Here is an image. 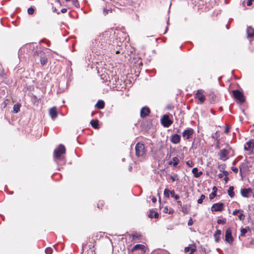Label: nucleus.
Instances as JSON below:
<instances>
[{
    "mask_svg": "<svg viewBox=\"0 0 254 254\" xmlns=\"http://www.w3.org/2000/svg\"><path fill=\"white\" fill-rule=\"evenodd\" d=\"M240 212H243V210H241V209H236L233 212V215H237L238 213Z\"/></svg>",
    "mask_w": 254,
    "mask_h": 254,
    "instance_id": "4c0bfd02",
    "label": "nucleus"
},
{
    "mask_svg": "<svg viewBox=\"0 0 254 254\" xmlns=\"http://www.w3.org/2000/svg\"><path fill=\"white\" fill-rule=\"evenodd\" d=\"M1 74V71H0V74Z\"/></svg>",
    "mask_w": 254,
    "mask_h": 254,
    "instance_id": "69168bd1",
    "label": "nucleus"
},
{
    "mask_svg": "<svg viewBox=\"0 0 254 254\" xmlns=\"http://www.w3.org/2000/svg\"><path fill=\"white\" fill-rule=\"evenodd\" d=\"M20 104H15L13 106V112L15 113H18L20 111Z\"/></svg>",
    "mask_w": 254,
    "mask_h": 254,
    "instance_id": "a878e982",
    "label": "nucleus"
},
{
    "mask_svg": "<svg viewBox=\"0 0 254 254\" xmlns=\"http://www.w3.org/2000/svg\"><path fill=\"white\" fill-rule=\"evenodd\" d=\"M186 164H187V165L188 166H189V167H192L193 163H192V162L191 161H190H190H188V162H187Z\"/></svg>",
    "mask_w": 254,
    "mask_h": 254,
    "instance_id": "79ce46f5",
    "label": "nucleus"
},
{
    "mask_svg": "<svg viewBox=\"0 0 254 254\" xmlns=\"http://www.w3.org/2000/svg\"><path fill=\"white\" fill-rule=\"evenodd\" d=\"M171 190H170L167 189H165L164 191V195L167 197H169L170 194H171Z\"/></svg>",
    "mask_w": 254,
    "mask_h": 254,
    "instance_id": "c85d7f7f",
    "label": "nucleus"
},
{
    "mask_svg": "<svg viewBox=\"0 0 254 254\" xmlns=\"http://www.w3.org/2000/svg\"><path fill=\"white\" fill-rule=\"evenodd\" d=\"M254 140L251 139L247 142L244 145V149L247 151H249V155H252L254 154Z\"/></svg>",
    "mask_w": 254,
    "mask_h": 254,
    "instance_id": "423d86ee",
    "label": "nucleus"
},
{
    "mask_svg": "<svg viewBox=\"0 0 254 254\" xmlns=\"http://www.w3.org/2000/svg\"><path fill=\"white\" fill-rule=\"evenodd\" d=\"M66 11H67L66 8H63L62 9H61V12L62 13H65Z\"/></svg>",
    "mask_w": 254,
    "mask_h": 254,
    "instance_id": "3c124183",
    "label": "nucleus"
},
{
    "mask_svg": "<svg viewBox=\"0 0 254 254\" xmlns=\"http://www.w3.org/2000/svg\"><path fill=\"white\" fill-rule=\"evenodd\" d=\"M248 168V161L246 159L245 162L242 163L239 166L240 174L242 175V171H245Z\"/></svg>",
    "mask_w": 254,
    "mask_h": 254,
    "instance_id": "dca6fc26",
    "label": "nucleus"
},
{
    "mask_svg": "<svg viewBox=\"0 0 254 254\" xmlns=\"http://www.w3.org/2000/svg\"><path fill=\"white\" fill-rule=\"evenodd\" d=\"M253 0H248L247 2V5L250 6L252 4V1Z\"/></svg>",
    "mask_w": 254,
    "mask_h": 254,
    "instance_id": "49530a36",
    "label": "nucleus"
},
{
    "mask_svg": "<svg viewBox=\"0 0 254 254\" xmlns=\"http://www.w3.org/2000/svg\"><path fill=\"white\" fill-rule=\"evenodd\" d=\"M119 53V52L118 51H117L116 52V54H118Z\"/></svg>",
    "mask_w": 254,
    "mask_h": 254,
    "instance_id": "052dcab7",
    "label": "nucleus"
},
{
    "mask_svg": "<svg viewBox=\"0 0 254 254\" xmlns=\"http://www.w3.org/2000/svg\"><path fill=\"white\" fill-rule=\"evenodd\" d=\"M247 33L248 37H254V29L251 27L247 28Z\"/></svg>",
    "mask_w": 254,
    "mask_h": 254,
    "instance_id": "6ab92c4d",
    "label": "nucleus"
},
{
    "mask_svg": "<svg viewBox=\"0 0 254 254\" xmlns=\"http://www.w3.org/2000/svg\"><path fill=\"white\" fill-rule=\"evenodd\" d=\"M45 253L47 254H52L53 253V250L50 247L47 248L45 250Z\"/></svg>",
    "mask_w": 254,
    "mask_h": 254,
    "instance_id": "473e14b6",
    "label": "nucleus"
},
{
    "mask_svg": "<svg viewBox=\"0 0 254 254\" xmlns=\"http://www.w3.org/2000/svg\"><path fill=\"white\" fill-rule=\"evenodd\" d=\"M234 187L233 186L230 187L228 190V193L229 196L231 198L233 197L235 195V193L234 191Z\"/></svg>",
    "mask_w": 254,
    "mask_h": 254,
    "instance_id": "b1692460",
    "label": "nucleus"
},
{
    "mask_svg": "<svg viewBox=\"0 0 254 254\" xmlns=\"http://www.w3.org/2000/svg\"><path fill=\"white\" fill-rule=\"evenodd\" d=\"M65 148L64 145L60 144L59 147L56 149L54 152V157L55 160H60L61 159L62 154L65 153Z\"/></svg>",
    "mask_w": 254,
    "mask_h": 254,
    "instance_id": "7ed1b4c3",
    "label": "nucleus"
},
{
    "mask_svg": "<svg viewBox=\"0 0 254 254\" xmlns=\"http://www.w3.org/2000/svg\"><path fill=\"white\" fill-rule=\"evenodd\" d=\"M135 154L137 157H142L145 153V147L143 143L138 142L135 147Z\"/></svg>",
    "mask_w": 254,
    "mask_h": 254,
    "instance_id": "20e7f679",
    "label": "nucleus"
},
{
    "mask_svg": "<svg viewBox=\"0 0 254 254\" xmlns=\"http://www.w3.org/2000/svg\"><path fill=\"white\" fill-rule=\"evenodd\" d=\"M190 247H185V250H184V251H185V252L186 253H187V252H189V251L190 250Z\"/></svg>",
    "mask_w": 254,
    "mask_h": 254,
    "instance_id": "de8ad7c7",
    "label": "nucleus"
},
{
    "mask_svg": "<svg viewBox=\"0 0 254 254\" xmlns=\"http://www.w3.org/2000/svg\"><path fill=\"white\" fill-rule=\"evenodd\" d=\"M132 169V167H129V169L131 170Z\"/></svg>",
    "mask_w": 254,
    "mask_h": 254,
    "instance_id": "e2e57ef3",
    "label": "nucleus"
},
{
    "mask_svg": "<svg viewBox=\"0 0 254 254\" xmlns=\"http://www.w3.org/2000/svg\"><path fill=\"white\" fill-rule=\"evenodd\" d=\"M2 93H3V95L5 94V91L4 90H3L2 91H1Z\"/></svg>",
    "mask_w": 254,
    "mask_h": 254,
    "instance_id": "13d9d810",
    "label": "nucleus"
},
{
    "mask_svg": "<svg viewBox=\"0 0 254 254\" xmlns=\"http://www.w3.org/2000/svg\"><path fill=\"white\" fill-rule=\"evenodd\" d=\"M233 94L234 98L238 100L241 103H243L245 101V98L243 93L239 90H233Z\"/></svg>",
    "mask_w": 254,
    "mask_h": 254,
    "instance_id": "0eeeda50",
    "label": "nucleus"
},
{
    "mask_svg": "<svg viewBox=\"0 0 254 254\" xmlns=\"http://www.w3.org/2000/svg\"><path fill=\"white\" fill-rule=\"evenodd\" d=\"M105 103L103 100H99L96 104V107L98 109H102L104 108Z\"/></svg>",
    "mask_w": 254,
    "mask_h": 254,
    "instance_id": "5701e85b",
    "label": "nucleus"
},
{
    "mask_svg": "<svg viewBox=\"0 0 254 254\" xmlns=\"http://www.w3.org/2000/svg\"><path fill=\"white\" fill-rule=\"evenodd\" d=\"M224 208V203L222 202L214 203L211 207L212 211H221Z\"/></svg>",
    "mask_w": 254,
    "mask_h": 254,
    "instance_id": "9d476101",
    "label": "nucleus"
},
{
    "mask_svg": "<svg viewBox=\"0 0 254 254\" xmlns=\"http://www.w3.org/2000/svg\"><path fill=\"white\" fill-rule=\"evenodd\" d=\"M168 164L171 165H173V163L172 161H170L168 162Z\"/></svg>",
    "mask_w": 254,
    "mask_h": 254,
    "instance_id": "6e6d98bb",
    "label": "nucleus"
},
{
    "mask_svg": "<svg viewBox=\"0 0 254 254\" xmlns=\"http://www.w3.org/2000/svg\"><path fill=\"white\" fill-rule=\"evenodd\" d=\"M163 211L165 213L172 214L174 212V210L171 208L169 209L167 206H166L164 208Z\"/></svg>",
    "mask_w": 254,
    "mask_h": 254,
    "instance_id": "393cba45",
    "label": "nucleus"
},
{
    "mask_svg": "<svg viewBox=\"0 0 254 254\" xmlns=\"http://www.w3.org/2000/svg\"><path fill=\"white\" fill-rule=\"evenodd\" d=\"M238 218H239V219L240 221H243V220L245 219V215H244L243 213H241L238 215Z\"/></svg>",
    "mask_w": 254,
    "mask_h": 254,
    "instance_id": "72a5a7b5",
    "label": "nucleus"
},
{
    "mask_svg": "<svg viewBox=\"0 0 254 254\" xmlns=\"http://www.w3.org/2000/svg\"><path fill=\"white\" fill-rule=\"evenodd\" d=\"M204 198L205 195L204 194H201L200 197L197 200V203L199 204H201Z\"/></svg>",
    "mask_w": 254,
    "mask_h": 254,
    "instance_id": "7c9ffc66",
    "label": "nucleus"
},
{
    "mask_svg": "<svg viewBox=\"0 0 254 254\" xmlns=\"http://www.w3.org/2000/svg\"><path fill=\"white\" fill-rule=\"evenodd\" d=\"M178 203L179 204H181V201H178Z\"/></svg>",
    "mask_w": 254,
    "mask_h": 254,
    "instance_id": "bf43d9fd",
    "label": "nucleus"
},
{
    "mask_svg": "<svg viewBox=\"0 0 254 254\" xmlns=\"http://www.w3.org/2000/svg\"><path fill=\"white\" fill-rule=\"evenodd\" d=\"M192 173L193 174V176L195 178H198L202 174V172H198V169L197 168H193Z\"/></svg>",
    "mask_w": 254,
    "mask_h": 254,
    "instance_id": "aec40b11",
    "label": "nucleus"
},
{
    "mask_svg": "<svg viewBox=\"0 0 254 254\" xmlns=\"http://www.w3.org/2000/svg\"><path fill=\"white\" fill-rule=\"evenodd\" d=\"M216 195V192L215 191H214L209 194V198L212 199Z\"/></svg>",
    "mask_w": 254,
    "mask_h": 254,
    "instance_id": "e433bc0d",
    "label": "nucleus"
},
{
    "mask_svg": "<svg viewBox=\"0 0 254 254\" xmlns=\"http://www.w3.org/2000/svg\"><path fill=\"white\" fill-rule=\"evenodd\" d=\"M111 9H107L106 8H104V10H103V13L105 15H107L108 13H109V11H111Z\"/></svg>",
    "mask_w": 254,
    "mask_h": 254,
    "instance_id": "58836bf2",
    "label": "nucleus"
},
{
    "mask_svg": "<svg viewBox=\"0 0 254 254\" xmlns=\"http://www.w3.org/2000/svg\"><path fill=\"white\" fill-rule=\"evenodd\" d=\"M112 31H107L98 35L91 46L93 52L97 55L104 54L109 48L111 42Z\"/></svg>",
    "mask_w": 254,
    "mask_h": 254,
    "instance_id": "f257e3e1",
    "label": "nucleus"
},
{
    "mask_svg": "<svg viewBox=\"0 0 254 254\" xmlns=\"http://www.w3.org/2000/svg\"><path fill=\"white\" fill-rule=\"evenodd\" d=\"M172 123L173 122L169 119V116L167 115H164L161 119V124L166 127H170Z\"/></svg>",
    "mask_w": 254,
    "mask_h": 254,
    "instance_id": "1a4fd4ad",
    "label": "nucleus"
},
{
    "mask_svg": "<svg viewBox=\"0 0 254 254\" xmlns=\"http://www.w3.org/2000/svg\"><path fill=\"white\" fill-rule=\"evenodd\" d=\"M146 248L144 245L141 244H136L132 248V251L136 250H140L142 252H145Z\"/></svg>",
    "mask_w": 254,
    "mask_h": 254,
    "instance_id": "a211bd4d",
    "label": "nucleus"
},
{
    "mask_svg": "<svg viewBox=\"0 0 254 254\" xmlns=\"http://www.w3.org/2000/svg\"><path fill=\"white\" fill-rule=\"evenodd\" d=\"M150 113V110L147 107H143L140 111V117L144 118L148 116Z\"/></svg>",
    "mask_w": 254,
    "mask_h": 254,
    "instance_id": "f8f14e48",
    "label": "nucleus"
},
{
    "mask_svg": "<svg viewBox=\"0 0 254 254\" xmlns=\"http://www.w3.org/2000/svg\"><path fill=\"white\" fill-rule=\"evenodd\" d=\"M33 54L40 59V63L42 65H45L47 63V58L45 53L41 50L40 47L36 46L33 50Z\"/></svg>",
    "mask_w": 254,
    "mask_h": 254,
    "instance_id": "f03ea898",
    "label": "nucleus"
},
{
    "mask_svg": "<svg viewBox=\"0 0 254 254\" xmlns=\"http://www.w3.org/2000/svg\"><path fill=\"white\" fill-rule=\"evenodd\" d=\"M152 201L153 203H155L157 201V199L155 197H153L152 198Z\"/></svg>",
    "mask_w": 254,
    "mask_h": 254,
    "instance_id": "8fccbe9b",
    "label": "nucleus"
},
{
    "mask_svg": "<svg viewBox=\"0 0 254 254\" xmlns=\"http://www.w3.org/2000/svg\"><path fill=\"white\" fill-rule=\"evenodd\" d=\"M190 250V254H193L194 252H195V251H196V249H195V247H194V248H191Z\"/></svg>",
    "mask_w": 254,
    "mask_h": 254,
    "instance_id": "a19ab883",
    "label": "nucleus"
},
{
    "mask_svg": "<svg viewBox=\"0 0 254 254\" xmlns=\"http://www.w3.org/2000/svg\"><path fill=\"white\" fill-rule=\"evenodd\" d=\"M192 224H193V221H192V220L191 218H190V219L189 220V221H188V226H191V225H192Z\"/></svg>",
    "mask_w": 254,
    "mask_h": 254,
    "instance_id": "37998d69",
    "label": "nucleus"
},
{
    "mask_svg": "<svg viewBox=\"0 0 254 254\" xmlns=\"http://www.w3.org/2000/svg\"><path fill=\"white\" fill-rule=\"evenodd\" d=\"M158 217H159V214L157 212L154 211L153 217H154L155 218H158Z\"/></svg>",
    "mask_w": 254,
    "mask_h": 254,
    "instance_id": "a18cd8bd",
    "label": "nucleus"
},
{
    "mask_svg": "<svg viewBox=\"0 0 254 254\" xmlns=\"http://www.w3.org/2000/svg\"><path fill=\"white\" fill-rule=\"evenodd\" d=\"M27 12L29 14H32L34 13V9L32 7H29L28 10H27Z\"/></svg>",
    "mask_w": 254,
    "mask_h": 254,
    "instance_id": "c9c22d12",
    "label": "nucleus"
},
{
    "mask_svg": "<svg viewBox=\"0 0 254 254\" xmlns=\"http://www.w3.org/2000/svg\"><path fill=\"white\" fill-rule=\"evenodd\" d=\"M176 176H171V180H172L173 182H174L176 180Z\"/></svg>",
    "mask_w": 254,
    "mask_h": 254,
    "instance_id": "603ef678",
    "label": "nucleus"
},
{
    "mask_svg": "<svg viewBox=\"0 0 254 254\" xmlns=\"http://www.w3.org/2000/svg\"><path fill=\"white\" fill-rule=\"evenodd\" d=\"M230 149H222L220 151L219 156L220 159L222 160H227V158H226V156L229 154V151Z\"/></svg>",
    "mask_w": 254,
    "mask_h": 254,
    "instance_id": "ddd939ff",
    "label": "nucleus"
},
{
    "mask_svg": "<svg viewBox=\"0 0 254 254\" xmlns=\"http://www.w3.org/2000/svg\"><path fill=\"white\" fill-rule=\"evenodd\" d=\"M171 195L174 197L175 200H178L180 198V196L178 194H176L174 190H171Z\"/></svg>",
    "mask_w": 254,
    "mask_h": 254,
    "instance_id": "cd10ccee",
    "label": "nucleus"
},
{
    "mask_svg": "<svg viewBox=\"0 0 254 254\" xmlns=\"http://www.w3.org/2000/svg\"><path fill=\"white\" fill-rule=\"evenodd\" d=\"M252 192V190L251 188L242 189L241 190V194L244 197L248 198L250 196V194Z\"/></svg>",
    "mask_w": 254,
    "mask_h": 254,
    "instance_id": "4468645a",
    "label": "nucleus"
},
{
    "mask_svg": "<svg viewBox=\"0 0 254 254\" xmlns=\"http://www.w3.org/2000/svg\"><path fill=\"white\" fill-rule=\"evenodd\" d=\"M221 231L218 229H217L214 234V237L215 238V241L216 242H218L219 241V236L221 235Z\"/></svg>",
    "mask_w": 254,
    "mask_h": 254,
    "instance_id": "412c9836",
    "label": "nucleus"
},
{
    "mask_svg": "<svg viewBox=\"0 0 254 254\" xmlns=\"http://www.w3.org/2000/svg\"><path fill=\"white\" fill-rule=\"evenodd\" d=\"M240 232H241V234H240L241 236L244 237L245 236V234L248 232V231L246 228H242L241 229Z\"/></svg>",
    "mask_w": 254,
    "mask_h": 254,
    "instance_id": "c756f323",
    "label": "nucleus"
},
{
    "mask_svg": "<svg viewBox=\"0 0 254 254\" xmlns=\"http://www.w3.org/2000/svg\"><path fill=\"white\" fill-rule=\"evenodd\" d=\"M195 97L197 98L201 103L204 102L205 97L203 95V91L202 90H198L195 93Z\"/></svg>",
    "mask_w": 254,
    "mask_h": 254,
    "instance_id": "9b49d317",
    "label": "nucleus"
},
{
    "mask_svg": "<svg viewBox=\"0 0 254 254\" xmlns=\"http://www.w3.org/2000/svg\"><path fill=\"white\" fill-rule=\"evenodd\" d=\"M225 241L229 243L230 245L233 244L234 238L232 235V230L230 228H228L226 230L225 235Z\"/></svg>",
    "mask_w": 254,
    "mask_h": 254,
    "instance_id": "39448f33",
    "label": "nucleus"
},
{
    "mask_svg": "<svg viewBox=\"0 0 254 254\" xmlns=\"http://www.w3.org/2000/svg\"><path fill=\"white\" fill-rule=\"evenodd\" d=\"M233 164L235 165V162H233Z\"/></svg>",
    "mask_w": 254,
    "mask_h": 254,
    "instance_id": "0e129e2a",
    "label": "nucleus"
},
{
    "mask_svg": "<svg viewBox=\"0 0 254 254\" xmlns=\"http://www.w3.org/2000/svg\"><path fill=\"white\" fill-rule=\"evenodd\" d=\"M229 131V127L228 126H226L225 129V133H227Z\"/></svg>",
    "mask_w": 254,
    "mask_h": 254,
    "instance_id": "c03bdc74",
    "label": "nucleus"
},
{
    "mask_svg": "<svg viewBox=\"0 0 254 254\" xmlns=\"http://www.w3.org/2000/svg\"><path fill=\"white\" fill-rule=\"evenodd\" d=\"M223 174H218V177H219V178H223Z\"/></svg>",
    "mask_w": 254,
    "mask_h": 254,
    "instance_id": "864d4df0",
    "label": "nucleus"
},
{
    "mask_svg": "<svg viewBox=\"0 0 254 254\" xmlns=\"http://www.w3.org/2000/svg\"><path fill=\"white\" fill-rule=\"evenodd\" d=\"M172 162L173 163V166L176 167H177V166L178 165V164L179 163V160L177 157H175L173 158Z\"/></svg>",
    "mask_w": 254,
    "mask_h": 254,
    "instance_id": "bb28decb",
    "label": "nucleus"
},
{
    "mask_svg": "<svg viewBox=\"0 0 254 254\" xmlns=\"http://www.w3.org/2000/svg\"><path fill=\"white\" fill-rule=\"evenodd\" d=\"M90 124L91 126L97 129L99 127V121L97 120H92L90 122Z\"/></svg>",
    "mask_w": 254,
    "mask_h": 254,
    "instance_id": "4be33fe9",
    "label": "nucleus"
},
{
    "mask_svg": "<svg viewBox=\"0 0 254 254\" xmlns=\"http://www.w3.org/2000/svg\"><path fill=\"white\" fill-rule=\"evenodd\" d=\"M215 190H217V188H216V187H213V190H214V191H215Z\"/></svg>",
    "mask_w": 254,
    "mask_h": 254,
    "instance_id": "4d7b16f0",
    "label": "nucleus"
},
{
    "mask_svg": "<svg viewBox=\"0 0 254 254\" xmlns=\"http://www.w3.org/2000/svg\"><path fill=\"white\" fill-rule=\"evenodd\" d=\"M217 223L219 224H224L226 222V220L225 218L222 219H218L217 221Z\"/></svg>",
    "mask_w": 254,
    "mask_h": 254,
    "instance_id": "2f4dec72",
    "label": "nucleus"
},
{
    "mask_svg": "<svg viewBox=\"0 0 254 254\" xmlns=\"http://www.w3.org/2000/svg\"><path fill=\"white\" fill-rule=\"evenodd\" d=\"M231 170L235 173H237L238 172V169L236 167H231Z\"/></svg>",
    "mask_w": 254,
    "mask_h": 254,
    "instance_id": "ea45409f",
    "label": "nucleus"
},
{
    "mask_svg": "<svg viewBox=\"0 0 254 254\" xmlns=\"http://www.w3.org/2000/svg\"><path fill=\"white\" fill-rule=\"evenodd\" d=\"M170 140L174 144H178L180 142L181 136L178 134H175L171 136Z\"/></svg>",
    "mask_w": 254,
    "mask_h": 254,
    "instance_id": "2eb2a0df",
    "label": "nucleus"
},
{
    "mask_svg": "<svg viewBox=\"0 0 254 254\" xmlns=\"http://www.w3.org/2000/svg\"><path fill=\"white\" fill-rule=\"evenodd\" d=\"M224 180L226 182H227L229 180V178L227 176V177H225V178H224Z\"/></svg>",
    "mask_w": 254,
    "mask_h": 254,
    "instance_id": "5fc2aeb1",
    "label": "nucleus"
},
{
    "mask_svg": "<svg viewBox=\"0 0 254 254\" xmlns=\"http://www.w3.org/2000/svg\"><path fill=\"white\" fill-rule=\"evenodd\" d=\"M154 212V211L153 210H149L148 213V217L150 218H153V213Z\"/></svg>",
    "mask_w": 254,
    "mask_h": 254,
    "instance_id": "f704fd0d",
    "label": "nucleus"
},
{
    "mask_svg": "<svg viewBox=\"0 0 254 254\" xmlns=\"http://www.w3.org/2000/svg\"><path fill=\"white\" fill-rule=\"evenodd\" d=\"M66 1H69L70 0H65Z\"/></svg>",
    "mask_w": 254,
    "mask_h": 254,
    "instance_id": "680f3d73",
    "label": "nucleus"
},
{
    "mask_svg": "<svg viewBox=\"0 0 254 254\" xmlns=\"http://www.w3.org/2000/svg\"><path fill=\"white\" fill-rule=\"evenodd\" d=\"M193 133L194 130L192 128H188L183 132L182 135L186 139L189 140L192 138Z\"/></svg>",
    "mask_w": 254,
    "mask_h": 254,
    "instance_id": "6e6552de",
    "label": "nucleus"
},
{
    "mask_svg": "<svg viewBox=\"0 0 254 254\" xmlns=\"http://www.w3.org/2000/svg\"><path fill=\"white\" fill-rule=\"evenodd\" d=\"M49 114L53 120H55L57 117V112L55 107L50 109Z\"/></svg>",
    "mask_w": 254,
    "mask_h": 254,
    "instance_id": "f3484780",
    "label": "nucleus"
},
{
    "mask_svg": "<svg viewBox=\"0 0 254 254\" xmlns=\"http://www.w3.org/2000/svg\"><path fill=\"white\" fill-rule=\"evenodd\" d=\"M223 175L225 176V177H227L229 175L228 172L227 171H223Z\"/></svg>",
    "mask_w": 254,
    "mask_h": 254,
    "instance_id": "09e8293b",
    "label": "nucleus"
}]
</instances>
